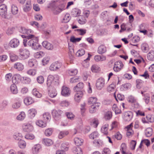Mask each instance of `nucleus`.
Listing matches in <instances>:
<instances>
[{"label": "nucleus", "mask_w": 154, "mask_h": 154, "mask_svg": "<svg viewBox=\"0 0 154 154\" xmlns=\"http://www.w3.org/2000/svg\"><path fill=\"white\" fill-rule=\"evenodd\" d=\"M59 76L57 75L54 76L50 75L48 77L47 82V85L48 87L52 86L53 84H56L59 82Z\"/></svg>", "instance_id": "f257e3e1"}, {"label": "nucleus", "mask_w": 154, "mask_h": 154, "mask_svg": "<svg viewBox=\"0 0 154 154\" xmlns=\"http://www.w3.org/2000/svg\"><path fill=\"white\" fill-rule=\"evenodd\" d=\"M31 39L27 42V45L35 50L39 48L41 46L38 42V38H35L34 36L33 38Z\"/></svg>", "instance_id": "f03ea898"}, {"label": "nucleus", "mask_w": 154, "mask_h": 154, "mask_svg": "<svg viewBox=\"0 0 154 154\" xmlns=\"http://www.w3.org/2000/svg\"><path fill=\"white\" fill-rule=\"evenodd\" d=\"M7 8L5 4L0 5V15L3 18L10 19L11 17V14H7Z\"/></svg>", "instance_id": "7ed1b4c3"}, {"label": "nucleus", "mask_w": 154, "mask_h": 154, "mask_svg": "<svg viewBox=\"0 0 154 154\" xmlns=\"http://www.w3.org/2000/svg\"><path fill=\"white\" fill-rule=\"evenodd\" d=\"M18 51L19 53V57L21 60H24L29 57L30 55V52L29 50L25 48H20Z\"/></svg>", "instance_id": "20e7f679"}, {"label": "nucleus", "mask_w": 154, "mask_h": 154, "mask_svg": "<svg viewBox=\"0 0 154 154\" xmlns=\"http://www.w3.org/2000/svg\"><path fill=\"white\" fill-rule=\"evenodd\" d=\"M63 112V111L60 110L54 109L52 111V114L54 119L56 121H58L61 118V115Z\"/></svg>", "instance_id": "39448f33"}, {"label": "nucleus", "mask_w": 154, "mask_h": 154, "mask_svg": "<svg viewBox=\"0 0 154 154\" xmlns=\"http://www.w3.org/2000/svg\"><path fill=\"white\" fill-rule=\"evenodd\" d=\"M96 85V87L97 89H101L104 86V79L102 77L99 78L97 80Z\"/></svg>", "instance_id": "423d86ee"}, {"label": "nucleus", "mask_w": 154, "mask_h": 154, "mask_svg": "<svg viewBox=\"0 0 154 154\" xmlns=\"http://www.w3.org/2000/svg\"><path fill=\"white\" fill-rule=\"evenodd\" d=\"M123 66L122 62L119 61H116L115 63L113 68V70L116 72H118L122 69Z\"/></svg>", "instance_id": "0eeeda50"}, {"label": "nucleus", "mask_w": 154, "mask_h": 154, "mask_svg": "<svg viewBox=\"0 0 154 154\" xmlns=\"http://www.w3.org/2000/svg\"><path fill=\"white\" fill-rule=\"evenodd\" d=\"M20 44L19 40L16 38H14L10 42L9 45L12 48H16Z\"/></svg>", "instance_id": "6e6552de"}, {"label": "nucleus", "mask_w": 154, "mask_h": 154, "mask_svg": "<svg viewBox=\"0 0 154 154\" xmlns=\"http://www.w3.org/2000/svg\"><path fill=\"white\" fill-rule=\"evenodd\" d=\"M23 131L26 132H31L33 129V126L29 123L23 124Z\"/></svg>", "instance_id": "1a4fd4ad"}, {"label": "nucleus", "mask_w": 154, "mask_h": 154, "mask_svg": "<svg viewBox=\"0 0 154 154\" xmlns=\"http://www.w3.org/2000/svg\"><path fill=\"white\" fill-rule=\"evenodd\" d=\"M22 77L19 74L14 75L12 78V82L13 84H17L19 81L22 82Z\"/></svg>", "instance_id": "9d476101"}, {"label": "nucleus", "mask_w": 154, "mask_h": 154, "mask_svg": "<svg viewBox=\"0 0 154 154\" xmlns=\"http://www.w3.org/2000/svg\"><path fill=\"white\" fill-rule=\"evenodd\" d=\"M61 66V64L58 62L53 63L50 66V69L51 71L56 70L60 68Z\"/></svg>", "instance_id": "9b49d317"}, {"label": "nucleus", "mask_w": 154, "mask_h": 154, "mask_svg": "<svg viewBox=\"0 0 154 154\" xmlns=\"http://www.w3.org/2000/svg\"><path fill=\"white\" fill-rule=\"evenodd\" d=\"M21 35V36L23 38H25L23 40V44L25 47H26L27 46V40H29L30 39L33 38L34 37V35L31 34L29 35Z\"/></svg>", "instance_id": "f8f14e48"}, {"label": "nucleus", "mask_w": 154, "mask_h": 154, "mask_svg": "<svg viewBox=\"0 0 154 154\" xmlns=\"http://www.w3.org/2000/svg\"><path fill=\"white\" fill-rule=\"evenodd\" d=\"M19 32L23 34L29 35L30 34H32L33 31L31 29H27L24 27H21L19 29Z\"/></svg>", "instance_id": "ddd939ff"}, {"label": "nucleus", "mask_w": 154, "mask_h": 154, "mask_svg": "<svg viewBox=\"0 0 154 154\" xmlns=\"http://www.w3.org/2000/svg\"><path fill=\"white\" fill-rule=\"evenodd\" d=\"M133 114L131 111H127L124 114V119L126 121H130L132 118Z\"/></svg>", "instance_id": "4468645a"}, {"label": "nucleus", "mask_w": 154, "mask_h": 154, "mask_svg": "<svg viewBox=\"0 0 154 154\" xmlns=\"http://www.w3.org/2000/svg\"><path fill=\"white\" fill-rule=\"evenodd\" d=\"M76 92L74 96V99L77 102H79L83 95V91H79Z\"/></svg>", "instance_id": "2eb2a0df"}, {"label": "nucleus", "mask_w": 154, "mask_h": 154, "mask_svg": "<svg viewBox=\"0 0 154 154\" xmlns=\"http://www.w3.org/2000/svg\"><path fill=\"white\" fill-rule=\"evenodd\" d=\"M43 46L49 50H52L54 48L53 45L47 41H45L42 43Z\"/></svg>", "instance_id": "dca6fc26"}, {"label": "nucleus", "mask_w": 154, "mask_h": 154, "mask_svg": "<svg viewBox=\"0 0 154 154\" xmlns=\"http://www.w3.org/2000/svg\"><path fill=\"white\" fill-rule=\"evenodd\" d=\"M14 67L19 71H21L23 69L24 66L22 63L17 62L14 64Z\"/></svg>", "instance_id": "f3484780"}, {"label": "nucleus", "mask_w": 154, "mask_h": 154, "mask_svg": "<svg viewBox=\"0 0 154 154\" xmlns=\"http://www.w3.org/2000/svg\"><path fill=\"white\" fill-rule=\"evenodd\" d=\"M61 94L64 96H68L70 94V91L68 88L63 86L62 88Z\"/></svg>", "instance_id": "a211bd4d"}, {"label": "nucleus", "mask_w": 154, "mask_h": 154, "mask_svg": "<svg viewBox=\"0 0 154 154\" xmlns=\"http://www.w3.org/2000/svg\"><path fill=\"white\" fill-rule=\"evenodd\" d=\"M84 87V84L82 82H80L77 84V85L74 88V90L75 91H83L82 90Z\"/></svg>", "instance_id": "6ab92c4d"}, {"label": "nucleus", "mask_w": 154, "mask_h": 154, "mask_svg": "<svg viewBox=\"0 0 154 154\" xmlns=\"http://www.w3.org/2000/svg\"><path fill=\"white\" fill-rule=\"evenodd\" d=\"M106 51V48L103 45H101L98 48L97 52L100 54H102L105 53Z\"/></svg>", "instance_id": "aec40b11"}, {"label": "nucleus", "mask_w": 154, "mask_h": 154, "mask_svg": "<svg viewBox=\"0 0 154 154\" xmlns=\"http://www.w3.org/2000/svg\"><path fill=\"white\" fill-rule=\"evenodd\" d=\"M72 151L75 154H82V149L79 146H74L72 149Z\"/></svg>", "instance_id": "412c9836"}, {"label": "nucleus", "mask_w": 154, "mask_h": 154, "mask_svg": "<svg viewBox=\"0 0 154 154\" xmlns=\"http://www.w3.org/2000/svg\"><path fill=\"white\" fill-rule=\"evenodd\" d=\"M116 82H114L112 84L109 85L107 88V90L109 92H113L114 91V89L116 88Z\"/></svg>", "instance_id": "4be33fe9"}, {"label": "nucleus", "mask_w": 154, "mask_h": 154, "mask_svg": "<svg viewBox=\"0 0 154 154\" xmlns=\"http://www.w3.org/2000/svg\"><path fill=\"white\" fill-rule=\"evenodd\" d=\"M41 148V146L39 144H37L34 145L32 149L33 153L34 154L38 153Z\"/></svg>", "instance_id": "5701e85b"}, {"label": "nucleus", "mask_w": 154, "mask_h": 154, "mask_svg": "<svg viewBox=\"0 0 154 154\" xmlns=\"http://www.w3.org/2000/svg\"><path fill=\"white\" fill-rule=\"evenodd\" d=\"M31 8L30 2L29 1H27L24 6L23 10L24 11L27 12L29 11Z\"/></svg>", "instance_id": "b1692460"}, {"label": "nucleus", "mask_w": 154, "mask_h": 154, "mask_svg": "<svg viewBox=\"0 0 154 154\" xmlns=\"http://www.w3.org/2000/svg\"><path fill=\"white\" fill-rule=\"evenodd\" d=\"M43 119L45 122H48L50 121L51 119L50 114L48 112L44 113L43 115Z\"/></svg>", "instance_id": "393cba45"}, {"label": "nucleus", "mask_w": 154, "mask_h": 154, "mask_svg": "<svg viewBox=\"0 0 154 154\" xmlns=\"http://www.w3.org/2000/svg\"><path fill=\"white\" fill-rule=\"evenodd\" d=\"M10 90L11 92L14 94H17L18 93V90L16 85L13 84L10 87Z\"/></svg>", "instance_id": "a878e982"}, {"label": "nucleus", "mask_w": 154, "mask_h": 154, "mask_svg": "<svg viewBox=\"0 0 154 154\" xmlns=\"http://www.w3.org/2000/svg\"><path fill=\"white\" fill-rule=\"evenodd\" d=\"M94 59L97 62L102 61L106 60V57L103 56L96 55L94 57Z\"/></svg>", "instance_id": "bb28decb"}, {"label": "nucleus", "mask_w": 154, "mask_h": 154, "mask_svg": "<svg viewBox=\"0 0 154 154\" xmlns=\"http://www.w3.org/2000/svg\"><path fill=\"white\" fill-rule=\"evenodd\" d=\"M109 125L106 124L103 125L101 128V131L104 134L107 135L108 133V129Z\"/></svg>", "instance_id": "cd10ccee"}, {"label": "nucleus", "mask_w": 154, "mask_h": 154, "mask_svg": "<svg viewBox=\"0 0 154 154\" xmlns=\"http://www.w3.org/2000/svg\"><path fill=\"white\" fill-rule=\"evenodd\" d=\"M29 116L31 118H34L37 114V111L35 109H31L28 111Z\"/></svg>", "instance_id": "c85d7f7f"}, {"label": "nucleus", "mask_w": 154, "mask_h": 154, "mask_svg": "<svg viewBox=\"0 0 154 154\" xmlns=\"http://www.w3.org/2000/svg\"><path fill=\"white\" fill-rule=\"evenodd\" d=\"M24 102L26 105H29L32 104L33 101L31 97H27L24 99Z\"/></svg>", "instance_id": "c756f323"}, {"label": "nucleus", "mask_w": 154, "mask_h": 154, "mask_svg": "<svg viewBox=\"0 0 154 154\" xmlns=\"http://www.w3.org/2000/svg\"><path fill=\"white\" fill-rule=\"evenodd\" d=\"M147 59L150 61H154V51H151L148 54Z\"/></svg>", "instance_id": "7c9ffc66"}, {"label": "nucleus", "mask_w": 154, "mask_h": 154, "mask_svg": "<svg viewBox=\"0 0 154 154\" xmlns=\"http://www.w3.org/2000/svg\"><path fill=\"white\" fill-rule=\"evenodd\" d=\"M74 141L75 143L78 146L82 145L83 143V140L78 137L75 138Z\"/></svg>", "instance_id": "2f4dec72"}, {"label": "nucleus", "mask_w": 154, "mask_h": 154, "mask_svg": "<svg viewBox=\"0 0 154 154\" xmlns=\"http://www.w3.org/2000/svg\"><path fill=\"white\" fill-rule=\"evenodd\" d=\"M35 123L37 125L42 128L44 127L46 125V123L41 120L37 121Z\"/></svg>", "instance_id": "473e14b6"}, {"label": "nucleus", "mask_w": 154, "mask_h": 154, "mask_svg": "<svg viewBox=\"0 0 154 154\" xmlns=\"http://www.w3.org/2000/svg\"><path fill=\"white\" fill-rule=\"evenodd\" d=\"M43 141L45 145L48 146L51 145L53 144V141L49 139H44Z\"/></svg>", "instance_id": "72a5a7b5"}, {"label": "nucleus", "mask_w": 154, "mask_h": 154, "mask_svg": "<svg viewBox=\"0 0 154 154\" xmlns=\"http://www.w3.org/2000/svg\"><path fill=\"white\" fill-rule=\"evenodd\" d=\"M141 49L144 52H147L149 50V47L146 44H143L141 45Z\"/></svg>", "instance_id": "f704fd0d"}, {"label": "nucleus", "mask_w": 154, "mask_h": 154, "mask_svg": "<svg viewBox=\"0 0 154 154\" xmlns=\"http://www.w3.org/2000/svg\"><path fill=\"white\" fill-rule=\"evenodd\" d=\"M152 128H147L145 131V135L147 137H149L152 134Z\"/></svg>", "instance_id": "c9c22d12"}, {"label": "nucleus", "mask_w": 154, "mask_h": 154, "mask_svg": "<svg viewBox=\"0 0 154 154\" xmlns=\"http://www.w3.org/2000/svg\"><path fill=\"white\" fill-rule=\"evenodd\" d=\"M69 133L67 131H62L59 133L58 137L59 139H62L65 136L67 135Z\"/></svg>", "instance_id": "e433bc0d"}, {"label": "nucleus", "mask_w": 154, "mask_h": 154, "mask_svg": "<svg viewBox=\"0 0 154 154\" xmlns=\"http://www.w3.org/2000/svg\"><path fill=\"white\" fill-rule=\"evenodd\" d=\"M45 55L44 52L42 51L37 52L34 54V57L36 58H40L43 56Z\"/></svg>", "instance_id": "4c0bfd02"}, {"label": "nucleus", "mask_w": 154, "mask_h": 154, "mask_svg": "<svg viewBox=\"0 0 154 154\" xmlns=\"http://www.w3.org/2000/svg\"><path fill=\"white\" fill-rule=\"evenodd\" d=\"M97 101V99L94 97H91L88 100V103L89 104H94Z\"/></svg>", "instance_id": "58836bf2"}, {"label": "nucleus", "mask_w": 154, "mask_h": 154, "mask_svg": "<svg viewBox=\"0 0 154 154\" xmlns=\"http://www.w3.org/2000/svg\"><path fill=\"white\" fill-rule=\"evenodd\" d=\"M68 74L71 76L76 75L78 73V70L77 69H70L68 71Z\"/></svg>", "instance_id": "ea45409f"}, {"label": "nucleus", "mask_w": 154, "mask_h": 154, "mask_svg": "<svg viewBox=\"0 0 154 154\" xmlns=\"http://www.w3.org/2000/svg\"><path fill=\"white\" fill-rule=\"evenodd\" d=\"M91 69L93 72H97L100 70V68L97 65H94L92 66Z\"/></svg>", "instance_id": "a19ab883"}, {"label": "nucleus", "mask_w": 154, "mask_h": 154, "mask_svg": "<svg viewBox=\"0 0 154 154\" xmlns=\"http://www.w3.org/2000/svg\"><path fill=\"white\" fill-rule=\"evenodd\" d=\"M112 116V112L110 111H108L105 114V119L106 120H109L111 118Z\"/></svg>", "instance_id": "79ce46f5"}, {"label": "nucleus", "mask_w": 154, "mask_h": 154, "mask_svg": "<svg viewBox=\"0 0 154 154\" xmlns=\"http://www.w3.org/2000/svg\"><path fill=\"white\" fill-rule=\"evenodd\" d=\"M36 72V70L35 69H30L28 70L26 73L29 75L34 76L35 75Z\"/></svg>", "instance_id": "37998d69"}, {"label": "nucleus", "mask_w": 154, "mask_h": 154, "mask_svg": "<svg viewBox=\"0 0 154 154\" xmlns=\"http://www.w3.org/2000/svg\"><path fill=\"white\" fill-rule=\"evenodd\" d=\"M31 81L30 78L26 77H22V82L26 84H29Z\"/></svg>", "instance_id": "c03bdc74"}, {"label": "nucleus", "mask_w": 154, "mask_h": 154, "mask_svg": "<svg viewBox=\"0 0 154 154\" xmlns=\"http://www.w3.org/2000/svg\"><path fill=\"white\" fill-rule=\"evenodd\" d=\"M81 38H75L74 36H71L70 38V41L72 43H75L79 42L81 40Z\"/></svg>", "instance_id": "a18cd8bd"}, {"label": "nucleus", "mask_w": 154, "mask_h": 154, "mask_svg": "<svg viewBox=\"0 0 154 154\" xmlns=\"http://www.w3.org/2000/svg\"><path fill=\"white\" fill-rule=\"evenodd\" d=\"M143 99L146 104H148L149 101L150 100V97L149 94L146 93L144 95Z\"/></svg>", "instance_id": "49530a36"}, {"label": "nucleus", "mask_w": 154, "mask_h": 154, "mask_svg": "<svg viewBox=\"0 0 154 154\" xmlns=\"http://www.w3.org/2000/svg\"><path fill=\"white\" fill-rule=\"evenodd\" d=\"M61 147L62 149H63V150L67 151L68 150L69 146V144L67 143H63L61 144Z\"/></svg>", "instance_id": "de8ad7c7"}, {"label": "nucleus", "mask_w": 154, "mask_h": 154, "mask_svg": "<svg viewBox=\"0 0 154 154\" xmlns=\"http://www.w3.org/2000/svg\"><path fill=\"white\" fill-rule=\"evenodd\" d=\"M32 94L33 95L36 97L40 98L41 97L42 94L38 91H37L36 89H34L32 91Z\"/></svg>", "instance_id": "09e8293b"}, {"label": "nucleus", "mask_w": 154, "mask_h": 154, "mask_svg": "<svg viewBox=\"0 0 154 154\" xmlns=\"http://www.w3.org/2000/svg\"><path fill=\"white\" fill-rule=\"evenodd\" d=\"M48 94L50 97L52 98L55 97L57 94V92L55 89H53L52 91L50 90Z\"/></svg>", "instance_id": "8fccbe9b"}, {"label": "nucleus", "mask_w": 154, "mask_h": 154, "mask_svg": "<svg viewBox=\"0 0 154 154\" xmlns=\"http://www.w3.org/2000/svg\"><path fill=\"white\" fill-rule=\"evenodd\" d=\"M19 146L21 148H24L26 146V143L22 140H20L18 142Z\"/></svg>", "instance_id": "3c124183"}, {"label": "nucleus", "mask_w": 154, "mask_h": 154, "mask_svg": "<svg viewBox=\"0 0 154 154\" xmlns=\"http://www.w3.org/2000/svg\"><path fill=\"white\" fill-rule=\"evenodd\" d=\"M18 11V9L17 6L13 5L11 6V12L13 14H16Z\"/></svg>", "instance_id": "603ef678"}, {"label": "nucleus", "mask_w": 154, "mask_h": 154, "mask_svg": "<svg viewBox=\"0 0 154 154\" xmlns=\"http://www.w3.org/2000/svg\"><path fill=\"white\" fill-rule=\"evenodd\" d=\"M36 64V62L34 59H30L28 61V65L31 67L33 66Z\"/></svg>", "instance_id": "864d4df0"}, {"label": "nucleus", "mask_w": 154, "mask_h": 154, "mask_svg": "<svg viewBox=\"0 0 154 154\" xmlns=\"http://www.w3.org/2000/svg\"><path fill=\"white\" fill-rule=\"evenodd\" d=\"M25 117V114L24 112H21L20 113L17 117V119L19 120L23 119Z\"/></svg>", "instance_id": "5fc2aeb1"}, {"label": "nucleus", "mask_w": 154, "mask_h": 154, "mask_svg": "<svg viewBox=\"0 0 154 154\" xmlns=\"http://www.w3.org/2000/svg\"><path fill=\"white\" fill-rule=\"evenodd\" d=\"M69 104V102L66 100L62 101L60 103V106L62 107H67Z\"/></svg>", "instance_id": "6e6d98bb"}, {"label": "nucleus", "mask_w": 154, "mask_h": 154, "mask_svg": "<svg viewBox=\"0 0 154 154\" xmlns=\"http://www.w3.org/2000/svg\"><path fill=\"white\" fill-rule=\"evenodd\" d=\"M85 52V51L84 49H80L76 52V55L78 57H80L83 55Z\"/></svg>", "instance_id": "4d7b16f0"}, {"label": "nucleus", "mask_w": 154, "mask_h": 154, "mask_svg": "<svg viewBox=\"0 0 154 154\" xmlns=\"http://www.w3.org/2000/svg\"><path fill=\"white\" fill-rule=\"evenodd\" d=\"M25 138L27 139L32 140L34 139L35 136L32 134L29 133L25 135Z\"/></svg>", "instance_id": "13d9d810"}, {"label": "nucleus", "mask_w": 154, "mask_h": 154, "mask_svg": "<svg viewBox=\"0 0 154 154\" xmlns=\"http://www.w3.org/2000/svg\"><path fill=\"white\" fill-rule=\"evenodd\" d=\"M75 31H77L79 33V34L82 35H84L86 33L87 31L86 29H75Z\"/></svg>", "instance_id": "bf43d9fd"}, {"label": "nucleus", "mask_w": 154, "mask_h": 154, "mask_svg": "<svg viewBox=\"0 0 154 154\" xmlns=\"http://www.w3.org/2000/svg\"><path fill=\"white\" fill-rule=\"evenodd\" d=\"M143 81L139 79L137 80L136 81V87L138 89H140L142 86Z\"/></svg>", "instance_id": "052dcab7"}, {"label": "nucleus", "mask_w": 154, "mask_h": 154, "mask_svg": "<svg viewBox=\"0 0 154 154\" xmlns=\"http://www.w3.org/2000/svg\"><path fill=\"white\" fill-rule=\"evenodd\" d=\"M70 19V17L68 14H66L64 16L63 19V22L67 23L68 22Z\"/></svg>", "instance_id": "680f3d73"}, {"label": "nucleus", "mask_w": 154, "mask_h": 154, "mask_svg": "<svg viewBox=\"0 0 154 154\" xmlns=\"http://www.w3.org/2000/svg\"><path fill=\"white\" fill-rule=\"evenodd\" d=\"M36 79L38 82L40 84H42L44 81V78L42 76H38Z\"/></svg>", "instance_id": "e2e57ef3"}, {"label": "nucleus", "mask_w": 154, "mask_h": 154, "mask_svg": "<svg viewBox=\"0 0 154 154\" xmlns=\"http://www.w3.org/2000/svg\"><path fill=\"white\" fill-rule=\"evenodd\" d=\"M115 98L117 101H118V100L122 101L124 99V96L121 95L120 94H118L117 95V97H116V95H115Z\"/></svg>", "instance_id": "0e129e2a"}, {"label": "nucleus", "mask_w": 154, "mask_h": 154, "mask_svg": "<svg viewBox=\"0 0 154 154\" xmlns=\"http://www.w3.org/2000/svg\"><path fill=\"white\" fill-rule=\"evenodd\" d=\"M98 135V134L97 132H94L90 135L89 137L90 138L94 139L96 138Z\"/></svg>", "instance_id": "69168bd1"}, {"label": "nucleus", "mask_w": 154, "mask_h": 154, "mask_svg": "<svg viewBox=\"0 0 154 154\" xmlns=\"http://www.w3.org/2000/svg\"><path fill=\"white\" fill-rule=\"evenodd\" d=\"M52 133V130L51 128H48L45 131V134L47 136H50Z\"/></svg>", "instance_id": "338daca9"}, {"label": "nucleus", "mask_w": 154, "mask_h": 154, "mask_svg": "<svg viewBox=\"0 0 154 154\" xmlns=\"http://www.w3.org/2000/svg\"><path fill=\"white\" fill-rule=\"evenodd\" d=\"M66 115L68 118L71 120H73L75 117V116L71 112H66Z\"/></svg>", "instance_id": "774afa93"}]
</instances>
